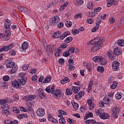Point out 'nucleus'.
<instances>
[{
	"instance_id": "44",
	"label": "nucleus",
	"mask_w": 124,
	"mask_h": 124,
	"mask_svg": "<svg viewBox=\"0 0 124 124\" xmlns=\"http://www.w3.org/2000/svg\"><path fill=\"white\" fill-rule=\"evenodd\" d=\"M115 98H116V99H118V100L121 99L122 98V94H121L120 92L117 93L115 94Z\"/></svg>"
},
{
	"instance_id": "26",
	"label": "nucleus",
	"mask_w": 124,
	"mask_h": 124,
	"mask_svg": "<svg viewBox=\"0 0 124 124\" xmlns=\"http://www.w3.org/2000/svg\"><path fill=\"white\" fill-rule=\"evenodd\" d=\"M61 52H62V49L61 47L57 49V50L54 52L55 57H60L61 56Z\"/></svg>"
},
{
	"instance_id": "18",
	"label": "nucleus",
	"mask_w": 124,
	"mask_h": 124,
	"mask_svg": "<svg viewBox=\"0 0 124 124\" xmlns=\"http://www.w3.org/2000/svg\"><path fill=\"white\" fill-rule=\"evenodd\" d=\"M95 112L97 116H99L100 118H101V116L104 113V111L101 108L96 109Z\"/></svg>"
},
{
	"instance_id": "14",
	"label": "nucleus",
	"mask_w": 124,
	"mask_h": 124,
	"mask_svg": "<svg viewBox=\"0 0 124 124\" xmlns=\"http://www.w3.org/2000/svg\"><path fill=\"white\" fill-rule=\"evenodd\" d=\"M70 34V32L69 31H65L64 33L62 34L59 37V38L60 40H63L64 39L66 36L69 35Z\"/></svg>"
},
{
	"instance_id": "32",
	"label": "nucleus",
	"mask_w": 124,
	"mask_h": 124,
	"mask_svg": "<svg viewBox=\"0 0 124 124\" xmlns=\"http://www.w3.org/2000/svg\"><path fill=\"white\" fill-rule=\"evenodd\" d=\"M1 113L3 116H5V117H7V116H8L9 115V110L8 109H3L2 110Z\"/></svg>"
},
{
	"instance_id": "57",
	"label": "nucleus",
	"mask_w": 124,
	"mask_h": 124,
	"mask_svg": "<svg viewBox=\"0 0 124 124\" xmlns=\"http://www.w3.org/2000/svg\"><path fill=\"white\" fill-rule=\"evenodd\" d=\"M29 69V64H24L22 67L23 70H27V69Z\"/></svg>"
},
{
	"instance_id": "41",
	"label": "nucleus",
	"mask_w": 124,
	"mask_h": 124,
	"mask_svg": "<svg viewBox=\"0 0 124 124\" xmlns=\"http://www.w3.org/2000/svg\"><path fill=\"white\" fill-rule=\"evenodd\" d=\"M73 38L72 37H68L65 40V43H69L72 41Z\"/></svg>"
},
{
	"instance_id": "5",
	"label": "nucleus",
	"mask_w": 124,
	"mask_h": 124,
	"mask_svg": "<svg viewBox=\"0 0 124 124\" xmlns=\"http://www.w3.org/2000/svg\"><path fill=\"white\" fill-rule=\"evenodd\" d=\"M6 67L8 68H12L15 65V62L12 61V59L8 58L6 60Z\"/></svg>"
},
{
	"instance_id": "4",
	"label": "nucleus",
	"mask_w": 124,
	"mask_h": 124,
	"mask_svg": "<svg viewBox=\"0 0 124 124\" xmlns=\"http://www.w3.org/2000/svg\"><path fill=\"white\" fill-rule=\"evenodd\" d=\"M19 76L21 77V79H20V83L21 85H25L27 83V77L26 76V73H21L19 74Z\"/></svg>"
},
{
	"instance_id": "46",
	"label": "nucleus",
	"mask_w": 124,
	"mask_h": 124,
	"mask_svg": "<svg viewBox=\"0 0 124 124\" xmlns=\"http://www.w3.org/2000/svg\"><path fill=\"white\" fill-rule=\"evenodd\" d=\"M72 33L73 34H74V35L76 34H78V33L79 32V30L77 29H73L71 31Z\"/></svg>"
},
{
	"instance_id": "61",
	"label": "nucleus",
	"mask_w": 124,
	"mask_h": 124,
	"mask_svg": "<svg viewBox=\"0 0 124 124\" xmlns=\"http://www.w3.org/2000/svg\"><path fill=\"white\" fill-rule=\"evenodd\" d=\"M69 70H71V71H73V70H74V69H75V67L72 66V64H70L69 65Z\"/></svg>"
},
{
	"instance_id": "27",
	"label": "nucleus",
	"mask_w": 124,
	"mask_h": 124,
	"mask_svg": "<svg viewBox=\"0 0 124 124\" xmlns=\"http://www.w3.org/2000/svg\"><path fill=\"white\" fill-rule=\"evenodd\" d=\"M73 92L74 93H77L80 91V88L76 86H73L72 88Z\"/></svg>"
},
{
	"instance_id": "38",
	"label": "nucleus",
	"mask_w": 124,
	"mask_h": 124,
	"mask_svg": "<svg viewBox=\"0 0 124 124\" xmlns=\"http://www.w3.org/2000/svg\"><path fill=\"white\" fill-rule=\"evenodd\" d=\"M74 109H75V110H77V109H78V108L79 107V105L76 103H75L74 101H72L71 102Z\"/></svg>"
},
{
	"instance_id": "2",
	"label": "nucleus",
	"mask_w": 124,
	"mask_h": 124,
	"mask_svg": "<svg viewBox=\"0 0 124 124\" xmlns=\"http://www.w3.org/2000/svg\"><path fill=\"white\" fill-rule=\"evenodd\" d=\"M14 46V43H12L9 46H4L3 47H0V52H3L5 51V52H7V51H9V50H11L13 46Z\"/></svg>"
},
{
	"instance_id": "10",
	"label": "nucleus",
	"mask_w": 124,
	"mask_h": 124,
	"mask_svg": "<svg viewBox=\"0 0 124 124\" xmlns=\"http://www.w3.org/2000/svg\"><path fill=\"white\" fill-rule=\"evenodd\" d=\"M38 94L39 96L41 98V99H43V98H45V95L44 94V91H43L42 89L40 88L38 90Z\"/></svg>"
},
{
	"instance_id": "12",
	"label": "nucleus",
	"mask_w": 124,
	"mask_h": 124,
	"mask_svg": "<svg viewBox=\"0 0 124 124\" xmlns=\"http://www.w3.org/2000/svg\"><path fill=\"white\" fill-rule=\"evenodd\" d=\"M36 97L35 95H32V94H29L27 96H25L23 98V99L25 100V99H26L27 100H33L34 99V98Z\"/></svg>"
},
{
	"instance_id": "22",
	"label": "nucleus",
	"mask_w": 124,
	"mask_h": 124,
	"mask_svg": "<svg viewBox=\"0 0 124 124\" xmlns=\"http://www.w3.org/2000/svg\"><path fill=\"white\" fill-rule=\"evenodd\" d=\"M107 55L110 60H115V55L114 54V53H113V52H108Z\"/></svg>"
},
{
	"instance_id": "58",
	"label": "nucleus",
	"mask_w": 124,
	"mask_h": 124,
	"mask_svg": "<svg viewBox=\"0 0 124 124\" xmlns=\"http://www.w3.org/2000/svg\"><path fill=\"white\" fill-rule=\"evenodd\" d=\"M13 97L14 99L16 101H17V100H19V96L18 95V94H16L15 95H14Z\"/></svg>"
},
{
	"instance_id": "50",
	"label": "nucleus",
	"mask_w": 124,
	"mask_h": 124,
	"mask_svg": "<svg viewBox=\"0 0 124 124\" xmlns=\"http://www.w3.org/2000/svg\"><path fill=\"white\" fill-rule=\"evenodd\" d=\"M64 63V59L62 58L59 59V63L61 64V65H62Z\"/></svg>"
},
{
	"instance_id": "64",
	"label": "nucleus",
	"mask_w": 124,
	"mask_h": 124,
	"mask_svg": "<svg viewBox=\"0 0 124 124\" xmlns=\"http://www.w3.org/2000/svg\"><path fill=\"white\" fill-rule=\"evenodd\" d=\"M109 23H110L111 24H114V23H115V18L111 17L109 18Z\"/></svg>"
},
{
	"instance_id": "37",
	"label": "nucleus",
	"mask_w": 124,
	"mask_h": 124,
	"mask_svg": "<svg viewBox=\"0 0 124 124\" xmlns=\"http://www.w3.org/2000/svg\"><path fill=\"white\" fill-rule=\"evenodd\" d=\"M75 3L77 6L82 5L84 3V1L83 0H77Z\"/></svg>"
},
{
	"instance_id": "16",
	"label": "nucleus",
	"mask_w": 124,
	"mask_h": 124,
	"mask_svg": "<svg viewBox=\"0 0 124 124\" xmlns=\"http://www.w3.org/2000/svg\"><path fill=\"white\" fill-rule=\"evenodd\" d=\"M101 104L104 106V104H106L108 105V104H110V99L107 97H105L103 98V103H101Z\"/></svg>"
},
{
	"instance_id": "60",
	"label": "nucleus",
	"mask_w": 124,
	"mask_h": 124,
	"mask_svg": "<svg viewBox=\"0 0 124 124\" xmlns=\"http://www.w3.org/2000/svg\"><path fill=\"white\" fill-rule=\"evenodd\" d=\"M3 81H7L9 80V76H5L3 77Z\"/></svg>"
},
{
	"instance_id": "20",
	"label": "nucleus",
	"mask_w": 124,
	"mask_h": 124,
	"mask_svg": "<svg viewBox=\"0 0 124 124\" xmlns=\"http://www.w3.org/2000/svg\"><path fill=\"white\" fill-rule=\"evenodd\" d=\"M100 47H101V46H99V44H98V45H95V46L92 47L91 51L93 52H96L97 50L100 49Z\"/></svg>"
},
{
	"instance_id": "9",
	"label": "nucleus",
	"mask_w": 124,
	"mask_h": 124,
	"mask_svg": "<svg viewBox=\"0 0 124 124\" xmlns=\"http://www.w3.org/2000/svg\"><path fill=\"white\" fill-rule=\"evenodd\" d=\"M36 114L38 117H43L45 115V109L40 108L37 110Z\"/></svg>"
},
{
	"instance_id": "24",
	"label": "nucleus",
	"mask_w": 124,
	"mask_h": 124,
	"mask_svg": "<svg viewBox=\"0 0 124 124\" xmlns=\"http://www.w3.org/2000/svg\"><path fill=\"white\" fill-rule=\"evenodd\" d=\"M10 71V73H11V74H13V73H15V72H16L18 69V67H17V66L16 65H14V66L12 67Z\"/></svg>"
},
{
	"instance_id": "7",
	"label": "nucleus",
	"mask_w": 124,
	"mask_h": 124,
	"mask_svg": "<svg viewBox=\"0 0 124 124\" xmlns=\"http://www.w3.org/2000/svg\"><path fill=\"white\" fill-rule=\"evenodd\" d=\"M112 67L113 70L114 71L119 70V67H120V63L117 61H114L112 64Z\"/></svg>"
},
{
	"instance_id": "13",
	"label": "nucleus",
	"mask_w": 124,
	"mask_h": 124,
	"mask_svg": "<svg viewBox=\"0 0 124 124\" xmlns=\"http://www.w3.org/2000/svg\"><path fill=\"white\" fill-rule=\"evenodd\" d=\"M4 27L7 30L10 29V27H11V22L9 19H7L5 20Z\"/></svg>"
},
{
	"instance_id": "56",
	"label": "nucleus",
	"mask_w": 124,
	"mask_h": 124,
	"mask_svg": "<svg viewBox=\"0 0 124 124\" xmlns=\"http://www.w3.org/2000/svg\"><path fill=\"white\" fill-rule=\"evenodd\" d=\"M5 106H6V107H9V106L5 103H4V104L2 103L1 105V107L2 109H6Z\"/></svg>"
},
{
	"instance_id": "28",
	"label": "nucleus",
	"mask_w": 124,
	"mask_h": 124,
	"mask_svg": "<svg viewBox=\"0 0 124 124\" xmlns=\"http://www.w3.org/2000/svg\"><path fill=\"white\" fill-rule=\"evenodd\" d=\"M117 44L119 45V46H121V47H124V40H118L117 41Z\"/></svg>"
},
{
	"instance_id": "21",
	"label": "nucleus",
	"mask_w": 124,
	"mask_h": 124,
	"mask_svg": "<svg viewBox=\"0 0 124 124\" xmlns=\"http://www.w3.org/2000/svg\"><path fill=\"white\" fill-rule=\"evenodd\" d=\"M109 118H110V115L108 113L105 112H104L100 117V118L103 120H107V119H109Z\"/></svg>"
},
{
	"instance_id": "19",
	"label": "nucleus",
	"mask_w": 124,
	"mask_h": 124,
	"mask_svg": "<svg viewBox=\"0 0 124 124\" xmlns=\"http://www.w3.org/2000/svg\"><path fill=\"white\" fill-rule=\"evenodd\" d=\"M84 94H83V92L80 91L78 94L75 95V97L76 99L80 100L82 98V96H83Z\"/></svg>"
},
{
	"instance_id": "6",
	"label": "nucleus",
	"mask_w": 124,
	"mask_h": 124,
	"mask_svg": "<svg viewBox=\"0 0 124 124\" xmlns=\"http://www.w3.org/2000/svg\"><path fill=\"white\" fill-rule=\"evenodd\" d=\"M52 19V21L49 23L50 26H56L59 23V21H60V17L57 16H54Z\"/></svg>"
},
{
	"instance_id": "35",
	"label": "nucleus",
	"mask_w": 124,
	"mask_h": 124,
	"mask_svg": "<svg viewBox=\"0 0 124 124\" xmlns=\"http://www.w3.org/2000/svg\"><path fill=\"white\" fill-rule=\"evenodd\" d=\"M107 2H109L114 5H117L118 4V1L116 0H107Z\"/></svg>"
},
{
	"instance_id": "48",
	"label": "nucleus",
	"mask_w": 124,
	"mask_h": 124,
	"mask_svg": "<svg viewBox=\"0 0 124 124\" xmlns=\"http://www.w3.org/2000/svg\"><path fill=\"white\" fill-rule=\"evenodd\" d=\"M102 65H105V64H107V61L106 60L104 59L103 58V59L101 60V61L100 62Z\"/></svg>"
},
{
	"instance_id": "45",
	"label": "nucleus",
	"mask_w": 124,
	"mask_h": 124,
	"mask_svg": "<svg viewBox=\"0 0 124 124\" xmlns=\"http://www.w3.org/2000/svg\"><path fill=\"white\" fill-rule=\"evenodd\" d=\"M65 26L66 27H67V28H70V27L72 26V22L69 20H68L65 23Z\"/></svg>"
},
{
	"instance_id": "30",
	"label": "nucleus",
	"mask_w": 124,
	"mask_h": 124,
	"mask_svg": "<svg viewBox=\"0 0 124 124\" xmlns=\"http://www.w3.org/2000/svg\"><path fill=\"white\" fill-rule=\"evenodd\" d=\"M70 81V80L69 79V78H68V77H66L65 78H64L63 79H62V80H61V83H62L63 85L66 83L69 82Z\"/></svg>"
},
{
	"instance_id": "47",
	"label": "nucleus",
	"mask_w": 124,
	"mask_h": 124,
	"mask_svg": "<svg viewBox=\"0 0 124 124\" xmlns=\"http://www.w3.org/2000/svg\"><path fill=\"white\" fill-rule=\"evenodd\" d=\"M97 70L99 72H104V68L103 67L98 66Z\"/></svg>"
},
{
	"instance_id": "42",
	"label": "nucleus",
	"mask_w": 124,
	"mask_h": 124,
	"mask_svg": "<svg viewBox=\"0 0 124 124\" xmlns=\"http://www.w3.org/2000/svg\"><path fill=\"white\" fill-rule=\"evenodd\" d=\"M90 44L92 45H98V41H96L94 39L91 41Z\"/></svg>"
},
{
	"instance_id": "55",
	"label": "nucleus",
	"mask_w": 124,
	"mask_h": 124,
	"mask_svg": "<svg viewBox=\"0 0 124 124\" xmlns=\"http://www.w3.org/2000/svg\"><path fill=\"white\" fill-rule=\"evenodd\" d=\"M82 17H83L82 14H78L75 16V19H78V18H82Z\"/></svg>"
},
{
	"instance_id": "39",
	"label": "nucleus",
	"mask_w": 124,
	"mask_h": 124,
	"mask_svg": "<svg viewBox=\"0 0 124 124\" xmlns=\"http://www.w3.org/2000/svg\"><path fill=\"white\" fill-rule=\"evenodd\" d=\"M51 80H52V78L47 76L44 80V83H49V82H51Z\"/></svg>"
},
{
	"instance_id": "36",
	"label": "nucleus",
	"mask_w": 124,
	"mask_h": 124,
	"mask_svg": "<svg viewBox=\"0 0 124 124\" xmlns=\"http://www.w3.org/2000/svg\"><path fill=\"white\" fill-rule=\"evenodd\" d=\"M92 117H93V114L92 112H90L86 114V116L84 117V120H87L89 118H92Z\"/></svg>"
},
{
	"instance_id": "1",
	"label": "nucleus",
	"mask_w": 124,
	"mask_h": 124,
	"mask_svg": "<svg viewBox=\"0 0 124 124\" xmlns=\"http://www.w3.org/2000/svg\"><path fill=\"white\" fill-rule=\"evenodd\" d=\"M111 111L112 112V117L115 119H117L118 117V114H119V113H120V111H121V108L119 107H115L111 109Z\"/></svg>"
},
{
	"instance_id": "34",
	"label": "nucleus",
	"mask_w": 124,
	"mask_h": 124,
	"mask_svg": "<svg viewBox=\"0 0 124 124\" xmlns=\"http://www.w3.org/2000/svg\"><path fill=\"white\" fill-rule=\"evenodd\" d=\"M72 93H73V92H72V90H71V89H70L69 88H67L66 90V95H71Z\"/></svg>"
},
{
	"instance_id": "25",
	"label": "nucleus",
	"mask_w": 124,
	"mask_h": 124,
	"mask_svg": "<svg viewBox=\"0 0 124 124\" xmlns=\"http://www.w3.org/2000/svg\"><path fill=\"white\" fill-rule=\"evenodd\" d=\"M53 95L56 97H60L62 95V92L59 89L55 90L54 93H53Z\"/></svg>"
},
{
	"instance_id": "8",
	"label": "nucleus",
	"mask_w": 124,
	"mask_h": 124,
	"mask_svg": "<svg viewBox=\"0 0 124 124\" xmlns=\"http://www.w3.org/2000/svg\"><path fill=\"white\" fill-rule=\"evenodd\" d=\"M54 47L53 46L49 45L45 47V50L47 55H50L51 53H53L54 51V47Z\"/></svg>"
},
{
	"instance_id": "54",
	"label": "nucleus",
	"mask_w": 124,
	"mask_h": 124,
	"mask_svg": "<svg viewBox=\"0 0 124 124\" xmlns=\"http://www.w3.org/2000/svg\"><path fill=\"white\" fill-rule=\"evenodd\" d=\"M103 60V57L101 56H97V62H100Z\"/></svg>"
},
{
	"instance_id": "43",
	"label": "nucleus",
	"mask_w": 124,
	"mask_h": 124,
	"mask_svg": "<svg viewBox=\"0 0 124 124\" xmlns=\"http://www.w3.org/2000/svg\"><path fill=\"white\" fill-rule=\"evenodd\" d=\"M117 86H118V82L117 81H114L112 85L110 86V88L112 89H116Z\"/></svg>"
},
{
	"instance_id": "62",
	"label": "nucleus",
	"mask_w": 124,
	"mask_h": 124,
	"mask_svg": "<svg viewBox=\"0 0 124 124\" xmlns=\"http://www.w3.org/2000/svg\"><path fill=\"white\" fill-rule=\"evenodd\" d=\"M103 42H104V40L103 39H100V40L98 41V45H99V46H102Z\"/></svg>"
},
{
	"instance_id": "40",
	"label": "nucleus",
	"mask_w": 124,
	"mask_h": 124,
	"mask_svg": "<svg viewBox=\"0 0 124 124\" xmlns=\"http://www.w3.org/2000/svg\"><path fill=\"white\" fill-rule=\"evenodd\" d=\"M12 110L14 113H16V114L18 113H20V110L17 108V107H12Z\"/></svg>"
},
{
	"instance_id": "63",
	"label": "nucleus",
	"mask_w": 124,
	"mask_h": 124,
	"mask_svg": "<svg viewBox=\"0 0 124 124\" xmlns=\"http://www.w3.org/2000/svg\"><path fill=\"white\" fill-rule=\"evenodd\" d=\"M10 55H11V56H15L16 55V52L14 50H11L9 52Z\"/></svg>"
},
{
	"instance_id": "52",
	"label": "nucleus",
	"mask_w": 124,
	"mask_h": 124,
	"mask_svg": "<svg viewBox=\"0 0 124 124\" xmlns=\"http://www.w3.org/2000/svg\"><path fill=\"white\" fill-rule=\"evenodd\" d=\"M74 51H75V49L74 47H72L69 49V50H68V52H69L70 54H73V53H74Z\"/></svg>"
},
{
	"instance_id": "33",
	"label": "nucleus",
	"mask_w": 124,
	"mask_h": 124,
	"mask_svg": "<svg viewBox=\"0 0 124 124\" xmlns=\"http://www.w3.org/2000/svg\"><path fill=\"white\" fill-rule=\"evenodd\" d=\"M96 14L94 13V12H88L87 14V16L88 17H94Z\"/></svg>"
},
{
	"instance_id": "53",
	"label": "nucleus",
	"mask_w": 124,
	"mask_h": 124,
	"mask_svg": "<svg viewBox=\"0 0 124 124\" xmlns=\"http://www.w3.org/2000/svg\"><path fill=\"white\" fill-rule=\"evenodd\" d=\"M70 54V53H69V51H66L65 52L63 53V57H69V55Z\"/></svg>"
},
{
	"instance_id": "23",
	"label": "nucleus",
	"mask_w": 124,
	"mask_h": 124,
	"mask_svg": "<svg viewBox=\"0 0 124 124\" xmlns=\"http://www.w3.org/2000/svg\"><path fill=\"white\" fill-rule=\"evenodd\" d=\"M17 9H18L20 12H23V13H27V12H28V9L23 7L18 6L17 7Z\"/></svg>"
},
{
	"instance_id": "15",
	"label": "nucleus",
	"mask_w": 124,
	"mask_h": 124,
	"mask_svg": "<svg viewBox=\"0 0 124 124\" xmlns=\"http://www.w3.org/2000/svg\"><path fill=\"white\" fill-rule=\"evenodd\" d=\"M12 85L15 88H16V89H20L21 88V83L17 80L13 81Z\"/></svg>"
},
{
	"instance_id": "59",
	"label": "nucleus",
	"mask_w": 124,
	"mask_h": 124,
	"mask_svg": "<svg viewBox=\"0 0 124 124\" xmlns=\"http://www.w3.org/2000/svg\"><path fill=\"white\" fill-rule=\"evenodd\" d=\"M75 121L74 120H72L70 118L68 119V123H69L70 124H74V122Z\"/></svg>"
},
{
	"instance_id": "3",
	"label": "nucleus",
	"mask_w": 124,
	"mask_h": 124,
	"mask_svg": "<svg viewBox=\"0 0 124 124\" xmlns=\"http://www.w3.org/2000/svg\"><path fill=\"white\" fill-rule=\"evenodd\" d=\"M11 35V32L10 31L7 30L5 31V34H2L1 39L4 41L9 40L10 38L9 36Z\"/></svg>"
},
{
	"instance_id": "11",
	"label": "nucleus",
	"mask_w": 124,
	"mask_h": 124,
	"mask_svg": "<svg viewBox=\"0 0 124 124\" xmlns=\"http://www.w3.org/2000/svg\"><path fill=\"white\" fill-rule=\"evenodd\" d=\"M46 92L48 93H54V92H55V86L53 85L51 87L48 86L46 89Z\"/></svg>"
},
{
	"instance_id": "17",
	"label": "nucleus",
	"mask_w": 124,
	"mask_h": 124,
	"mask_svg": "<svg viewBox=\"0 0 124 124\" xmlns=\"http://www.w3.org/2000/svg\"><path fill=\"white\" fill-rule=\"evenodd\" d=\"M121 52L122 50H121V48H120V47L115 48L113 51V53L116 56H119V55H121Z\"/></svg>"
},
{
	"instance_id": "49",
	"label": "nucleus",
	"mask_w": 124,
	"mask_h": 124,
	"mask_svg": "<svg viewBox=\"0 0 124 124\" xmlns=\"http://www.w3.org/2000/svg\"><path fill=\"white\" fill-rule=\"evenodd\" d=\"M93 2L92 1H90V2H89V4L87 6L89 9H92L93 8Z\"/></svg>"
},
{
	"instance_id": "51",
	"label": "nucleus",
	"mask_w": 124,
	"mask_h": 124,
	"mask_svg": "<svg viewBox=\"0 0 124 124\" xmlns=\"http://www.w3.org/2000/svg\"><path fill=\"white\" fill-rule=\"evenodd\" d=\"M59 123L60 124H65V119L64 118H62L59 119Z\"/></svg>"
},
{
	"instance_id": "29",
	"label": "nucleus",
	"mask_w": 124,
	"mask_h": 124,
	"mask_svg": "<svg viewBox=\"0 0 124 124\" xmlns=\"http://www.w3.org/2000/svg\"><path fill=\"white\" fill-rule=\"evenodd\" d=\"M29 47V43L27 42H24L22 45V49L23 50H26Z\"/></svg>"
},
{
	"instance_id": "31",
	"label": "nucleus",
	"mask_w": 124,
	"mask_h": 124,
	"mask_svg": "<svg viewBox=\"0 0 124 124\" xmlns=\"http://www.w3.org/2000/svg\"><path fill=\"white\" fill-rule=\"evenodd\" d=\"M93 79L90 80L89 86L88 88V91L90 92L92 90V88H93Z\"/></svg>"
}]
</instances>
